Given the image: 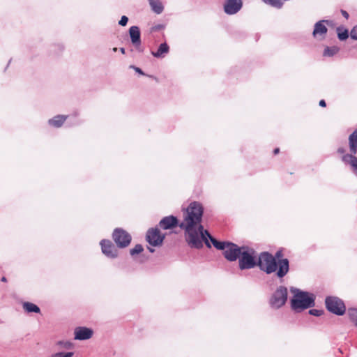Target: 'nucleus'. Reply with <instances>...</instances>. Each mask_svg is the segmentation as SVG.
Wrapping results in <instances>:
<instances>
[{"mask_svg":"<svg viewBox=\"0 0 357 357\" xmlns=\"http://www.w3.org/2000/svg\"><path fill=\"white\" fill-rule=\"evenodd\" d=\"M203 211L200 203H190L184 214L183 222L178 225L185 231V239L188 245L191 248L200 249L204 243L208 248H211L210 241L216 249L224 250L228 242L218 241L207 230H204L201 225Z\"/></svg>","mask_w":357,"mask_h":357,"instance_id":"obj_1","label":"nucleus"},{"mask_svg":"<svg viewBox=\"0 0 357 357\" xmlns=\"http://www.w3.org/2000/svg\"><path fill=\"white\" fill-rule=\"evenodd\" d=\"M257 266L267 274L276 271L279 278H284L289 270V262L287 259H278V261L272 255L268 252H262L257 259Z\"/></svg>","mask_w":357,"mask_h":357,"instance_id":"obj_2","label":"nucleus"},{"mask_svg":"<svg viewBox=\"0 0 357 357\" xmlns=\"http://www.w3.org/2000/svg\"><path fill=\"white\" fill-rule=\"evenodd\" d=\"M290 292L292 294L290 299L291 307L294 311L300 312L314 306L316 297L314 294L294 287H290Z\"/></svg>","mask_w":357,"mask_h":357,"instance_id":"obj_3","label":"nucleus"},{"mask_svg":"<svg viewBox=\"0 0 357 357\" xmlns=\"http://www.w3.org/2000/svg\"><path fill=\"white\" fill-rule=\"evenodd\" d=\"M349 145L350 153L343 154L342 160L345 165L351 167L353 173L357 176V129H356L349 137Z\"/></svg>","mask_w":357,"mask_h":357,"instance_id":"obj_4","label":"nucleus"},{"mask_svg":"<svg viewBox=\"0 0 357 357\" xmlns=\"http://www.w3.org/2000/svg\"><path fill=\"white\" fill-rule=\"evenodd\" d=\"M257 259L255 251L249 247L242 246L238 257V266L241 270L251 269L257 266Z\"/></svg>","mask_w":357,"mask_h":357,"instance_id":"obj_5","label":"nucleus"},{"mask_svg":"<svg viewBox=\"0 0 357 357\" xmlns=\"http://www.w3.org/2000/svg\"><path fill=\"white\" fill-rule=\"evenodd\" d=\"M288 299V289L280 285L271 294L268 303L271 308L278 310L285 305Z\"/></svg>","mask_w":357,"mask_h":357,"instance_id":"obj_6","label":"nucleus"},{"mask_svg":"<svg viewBox=\"0 0 357 357\" xmlns=\"http://www.w3.org/2000/svg\"><path fill=\"white\" fill-rule=\"evenodd\" d=\"M325 304L326 309L336 315H343L346 312L345 305L342 299L336 296H328L326 298Z\"/></svg>","mask_w":357,"mask_h":357,"instance_id":"obj_7","label":"nucleus"},{"mask_svg":"<svg viewBox=\"0 0 357 357\" xmlns=\"http://www.w3.org/2000/svg\"><path fill=\"white\" fill-rule=\"evenodd\" d=\"M112 238L116 245L120 248H124L129 245L131 241V236L126 231L116 228L112 234Z\"/></svg>","mask_w":357,"mask_h":357,"instance_id":"obj_8","label":"nucleus"},{"mask_svg":"<svg viewBox=\"0 0 357 357\" xmlns=\"http://www.w3.org/2000/svg\"><path fill=\"white\" fill-rule=\"evenodd\" d=\"M165 237V235L161 234L158 228H151L147 231L146 240L152 246H160Z\"/></svg>","mask_w":357,"mask_h":357,"instance_id":"obj_9","label":"nucleus"},{"mask_svg":"<svg viewBox=\"0 0 357 357\" xmlns=\"http://www.w3.org/2000/svg\"><path fill=\"white\" fill-rule=\"evenodd\" d=\"M241 247L231 242H228L223 250V255L229 261H234L238 259L241 255Z\"/></svg>","mask_w":357,"mask_h":357,"instance_id":"obj_10","label":"nucleus"},{"mask_svg":"<svg viewBox=\"0 0 357 357\" xmlns=\"http://www.w3.org/2000/svg\"><path fill=\"white\" fill-rule=\"evenodd\" d=\"M242 7V0H225L223 5L224 12L229 15L236 14Z\"/></svg>","mask_w":357,"mask_h":357,"instance_id":"obj_11","label":"nucleus"},{"mask_svg":"<svg viewBox=\"0 0 357 357\" xmlns=\"http://www.w3.org/2000/svg\"><path fill=\"white\" fill-rule=\"evenodd\" d=\"M102 253L111 259L116 258L118 251L114 244L109 240H102L100 243Z\"/></svg>","mask_w":357,"mask_h":357,"instance_id":"obj_12","label":"nucleus"},{"mask_svg":"<svg viewBox=\"0 0 357 357\" xmlns=\"http://www.w3.org/2000/svg\"><path fill=\"white\" fill-rule=\"evenodd\" d=\"M93 334V331L91 328L79 326L75 328L74 335L75 340H86L90 339Z\"/></svg>","mask_w":357,"mask_h":357,"instance_id":"obj_13","label":"nucleus"},{"mask_svg":"<svg viewBox=\"0 0 357 357\" xmlns=\"http://www.w3.org/2000/svg\"><path fill=\"white\" fill-rule=\"evenodd\" d=\"M327 20H320L314 24L312 35L314 38L319 40H323L325 38V35L328 31V29L325 25V23H328Z\"/></svg>","mask_w":357,"mask_h":357,"instance_id":"obj_14","label":"nucleus"},{"mask_svg":"<svg viewBox=\"0 0 357 357\" xmlns=\"http://www.w3.org/2000/svg\"><path fill=\"white\" fill-rule=\"evenodd\" d=\"M160 227L163 229H169L178 225V219L173 215L163 218L159 222Z\"/></svg>","mask_w":357,"mask_h":357,"instance_id":"obj_15","label":"nucleus"},{"mask_svg":"<svg viewBox=\"0 0 357 357\" xmlns=\"http://www.w3.org/2000/svg\"><path fill=\"white\" fill-rule=\"evenodd\" d=\"M129 35L131 42L135 47L141 45L140 31L137 26H132L129 29Z\"/></svg>","mask_w":357,"mask_h":357,"instance_id":"obj_16","label":"nucleus"},{"mask_svg":"<svg viewBox=\"0 0 357 357\" xmlns=\"http://www.w3.org/2000/svg\"><path fill=\"white\" fill-rule=\"evenodd\" d=\"M169 51V47L166 43L160 45L156 52H151V54L156 58H163Z\"/></svg>","mask_w":357,"mask_h":357,"instance_id":"obj_17","label":"nucleus"},{"mask_svg":"<svg viewBox=\"0 0 357 357\" xmlns=\"http://www.w3.org/2000/svg\"><path fill=\"white\" fill-rule=\"evenodd\" d=\"M67 118L68 116L66 115H57L49 119L48 123L50 126L54 128H60L63 124Z\"/></svg>","mask_w":357,"mask_h":357,"instance_id":"obj_18","label":"nucleus"},{"mask_svg":"<svg viewBox=\"0 0 357 357\" xmlns=\"http://www.w3.org/2000/svg\"><path fill=\"white\" fill-rule=\"evenodd\" d=\"M22 308L27 313H40V309L36 304L31 302H24L22 303Z\"/></svg>","mask_w":357,"mask_h":357,"instance_id":"obj_19","label":"nucleus"},{"mask_svg":"<svg viewBox=\"0 0 357 357\" xmlns=\"http://www.w3.org/2000/svg\"><path fill=\"white\" fill-rule=\"evenodd\" d=\"M151 10L156 14H160L164 10V6L159 0H148Z\"/></svg>","mask_w":357,"mask_h":357,"instance_id":"obj_20","label":"nucleus"},{"mask_svg":"<svg viewBox=\"0 0 357 357\" xmlns=\"http://www.w3.org/2000/svg\"><path fill=\"white\" fill-rule=\"evenodd\" d=\"M339 52V48L336 46L326 47L324 49L323 55L324 56H333Z\"/></svg>","mask_w":357,"mask_h":357,"instance_id":"obj_21","label":"nucleus"},{"mask_svg":"<svg viewBox=\"0 0 357 357\" xmlns=\"http://www.w3.org/2000/svg\"><path fill=\"white\" fill-rule=\"evenodd\" d=\"M262 1L276 8H281L283 6L282 0H262Z\"/></svg>","mask_w":357,"mask_h":357,"instance_id":"obj_22","label":"nucleus"},{"mask_svg":"<svg viewBox=\"0 0 357 357\" xmlns=\"http://www.w3.org/2000/svg\"><path fill=\"white\" fill-rule=\"evenodd\" d=\"M348 316L351 321L357 326V309L349 308L347 312Z\"/></svg>","mask_w":357,"mask_h":357,"instance_id":"obj_23","label":"nucleus"},{"mask_svg":"<svg viewBox=\"0 0 357 357\" xmlns=\"http://www.w3.org/2000/svg\"><path fill=\"white\" fill-rule=\"evenodd\" d=\"M143 247L140 244L136 245L133 248L130 250V253L132 256L139 254L143 251Z\"/></svg>","mask_w":357,"mask_h":357,"instance_id":"obj_24","label":"nucleus"},{"mask_svg":"<svg viewBox=\"0 0 357 357\" xmlns=\"http://www.w3.org/2000/svg\"><path fill=\"white\" fill-rule=\"evenodd\" d=\"M337 36L340 40H346L349 36L348 31L344 29L343 31H340V29L337 28Z\"/></svg>","mask_w":357,"mask_h":357,"instance_id":"obj_25","label":"nucleus"},{"mask_svg":"<svg viewBox=\"0 0 357 357\" xmlns=\"http://www.w3.org/2000/svg\"><path fill=\"white\" fill-rule=\"evenodd\" d=\"M73 352H57L54 354L52 357H73Z\"/></svg>","mask_w":357,"mask_h":357,"instance_id":"obj_26","label":"nucleus"},{"mask_svg":"<svg viewBox=\"0 0 357 357\" xmlns=\"http://www.w3.org/2000/svg\"><path fill=\"white\" fill-rule=\"evenodd\" d=\"M309 313L311 315L316 316V317H319L321 314H323L324 311L321 310L312 309V310H310Z\"/></svg>","mask_w":357,"mask_h":357,"instance_id":"obj_27","label":"nucleus"},{"mask_svg":"<svg viewBox=\"0 0 357 357\" xmlns=\"http://www.w3.org/2000/svg\"><path fill=\"white\" fill-rule=\"evenodd\" d=\"M58 344L60 345L61 347L65 349H70L73 346L72 343L70 342H63L60 341L58 342Z\"/></svg>","mask_w":357,"mask_h":357,"instance_id":"obj_28","label":"nucleus"},{"mask_svg":"<svg viewBox=\"0 0 357 357\" xmlns=\"http://www.w3.org/2000/svg\"><path fill=\"white\" fill-rule=\"evenodd\" d=\"M128 22V18L126 15H123L119 22V24L121 26H126Z\"/></svg>","mask_w":357,"mask_h":357,"instance_id":"obj_29","label":"nucleus"},{"mask_svg":"<svg viewBox=\"0 0 357 357\" xmlns=\"http://www.w3.org/2000/svg\"><path fill=\"white\" fill-rule=\"evenodd\" d=\"M351 37L357 40V26H354L351 31Z\"/></svg>","mask_w":357,"mask_h":357,"instance_id":"obj_30","label":"nucleus"},{"mask_svg":"<svg viewBox=\"0 0 357 357\" xmlns=\"http://www.w3.org/2000/svg\"><path fill=\"white\" fill-rule=\"evenodd\" d=\"M341 13L342 14V15L346 18V19H348L349 18V14L347 11L344 10H341Z\"/></svg>","mask_w":357,"mask_h":357,"instance_id":"obj_31","label":"nucleus"},{"mask_svg":"<svg viewBox=\"0 0 357 357\" xmlns=\"http://www.w3.org/2000/svg\"><path fill=\"white\" fill-rule=\"evenodd\" d=\"M135 71L141 75H144V73L142 72V70L139 68H137V67H135L134 68Z\"/></svg>","mask_w":357,"mask_h":357,"instance_id":"obj_32","label":"nucleus"},{"mask_svg":"<svg viewBox=\"0 0 357 357\" xmlns=\"http://www.w3.org/2000/svg\"><path fill=\"white\" fill-rule=\"evenodd\" d=\"M319 105L321 106V107H326V102L324 100H321L319 101Z\"/></svg>","mask_w":357,"mask_h":357,"instance_id":"obj_33","label":"nucleus"},{"mask_svg":"<svg viewBox=\"0 0 357 357\" xmlns=\"http://www.w3.org/2000/svg\"><path fill=\"white\" fill-rule=\"evenodd\" d=\"M280 256H282V252L281 251H278L275 253V257L278 259Z\"/></svg>","mask_w":357,"mask_h":357,"instance_id":"obj_34","label":"nucleus"},{"mask_svg":"<svg viewBox=\"0 0 357 357\" xmlns=\"http://www.w3.org/2000/svg\"><path fill=\"white\" fill-rule=\"evenodd\" d=\"M337 151H338V153H340L342 154L344 153V150L342 148L338 149Z\"/></svg>","mask_w":357,"mask_h":357,"instance_id":"obj_35","label":"nucleus"},{"mask_svg":"<svg viewBox=\"0 0 357 357\" xmlns=\"http://www.w3.org/2000/svg\"><path fill=\"white\" fill-rule=\"evenodd\" d=\"M273 152H274V154L278 153H279V149L278 148L275 149Z\"/></svg>","mask_w":357,"mask_h":357,"instance_id":"obj_36","label":"nucleus"},{"mask_svg":"<svg viewBox=\"0 0 357 357\" xmlns=\"http://www.w3.org/2000/svg\"><path fill=\"white\" fill-rule=\"evenodd\" d=\"M120 51L122 54H125V49L123 47L120 48Z\"/></svg>","mask_w":357,"mask_h":357,"instance_id":"obj_37","label":"nucleus"},{"mask_svg":"<svg viewBox=\"0 0 357 357\" xmlns=\"http://www.w3.org/2000/svg\"><path fill=\"white\" fill-rule=\"evenodd\" d=\"M149 250L151 252H154V249L151 248H148Z\"/></svg>","mask_w":357,"mask_h":357,"instance_id":"obj_38","label":"nucleus"},{"mask_svg":"<svg viewBox=\"0 0 357 357\" xmlns=\"http://www.w3.org/2000/svg\"><path fill=\"white\" fill-rule=\"evenodd\" d=\"M1 281H2V282H6V278L5 277H3V278H1Z\"/></svg>","mask_w":357,"mask_h":357,"instance_id":"obj_39","label":"nucleus"},{"mask_svg":"<svg viewBox=\"0 0 357 357\" xmlns=\"http://www.w3.org/2000/svg\"><path fill=\"white\" fill-rule=\"evenodd\" d=\"M113 51L114 52H116L117 51V48L116 47L113 48Z\"/></svg>","mask_w":357,"mask_h":357,"instance_id":"obj_40","label":"nucleus"}]
</instances>
